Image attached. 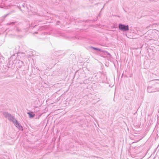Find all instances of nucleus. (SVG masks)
<instances>
[{
	"label": "nucleus",
	"mask_w": 159,
	"mask_h": 159,
	"mask_svg": "<svg viewBox=\"0 0 159 159\" xmlns=\"http://www.w3.org/2000/svg\"><path fill=\"white\" fill-rule=\"evenodd\" d=\"M106 53H107V54H109V53L108 52H106Z\"/></svg>",
	"instance_id": "obj_15"
},
{
	"label": "nucleus",
	"mask_w": 159,
	"mask_h": 159,
	"mask_svg": "<svg viewBox=\"0 0 159 159\" xmlns=\"http://www.w3.org/2000/svg\"><path fill=\"white\" fill-rule=\"evenodd\" d=\"M23 7H24V5H23Z\"/></svg>",
	"instance_id": "obj_14"
},
{
	"label": "nucleus",
	"mask_w": 159,
	"mask_h": 159,
	"mask_svg": "<svg viewBox=\"0 0 159 159\" xmlns=\"http://www.w3.org/2000/svg\"><path fill=\"white\" fill-rule=\"evenodd\" d=\"M18 66L19 68H20L24 66V64L23 62L20 60H19L18 62Z\"/></svg>",
	"instance_id": "obj_6"
},
{
	"label": "nucleus",
	"mask_w": 159,
	"mask_h": 159,
	"mask_svg": "<svg viewBox=\"0 0 159 159\" xmlns=\"http://www.w3.org/2000/svg\"><path fill=\"white\" fill-rule=\"evenodd\" d=\"M91 48L93 49H95V50H96L97 51H102V50H101L99 48H95L94 47H91Z\"/></svg>",
	"instance_id": "obj_8"
},
{
	"label": "nucleus",
	"mask_w": 159,
	"mask_h": 159,
	"mask_svg": "<svg viewBox=\"0 0 159 159\" xmlns=\"http://www.w3.org/2000/svg\"><path fill=\"white\" fill-rule=\"evenodd\" d=\"M16 30L17 32H19L20 31V30L18 28H17L16 29Z\"/></svg>",
	"instance_id": "obj_13"
},
{
	"label": "nucleus",
	"mask_w": 159,
	"mask_h": 159,
	"mask_svg": "<svg viewBox=\"0 0 159 159\" xmlns=\"http://www.w3.org/2000/svg\"><path fill=\"white\" fill-rule=\"evenodd\" d=\"M60 21H57L56 22V24L57 25H58L60 24Z\"/></svg>",
	"instance_id": "obj_11"
},
{
	"label": "nucleus",
	"mask_w": 159,
	"mask_h": 159,
	"mask_svg": "<svg viewBox=\"0 0 159 159\" xmlns=\"http://www.w3.org/2000/svg\"><path fill=\"white\" fill-rule=\"evenodd\" d=\"M155 89L156 91H159V82H156L154 84Z\"/></svg>",
	"instance_id": "obj_5"
},
{
	"label": "nucleus",
	"mask_w": 159,
	"mask_h": 159,
	"mask_svg": "<svg viewBox=\"0 0 159 159\" xmlns=\"http://www.w3.org/2000/svg\"><path fill=\"white\" fill-rule=\"evenodd\" d=\"M119 28L120 30L123 31H126L129 30V25L122 24H120L119 25Z\"/></svg>",
	"instance_id": "obj_2"
},
{
	"label": "nucleus",
	"mask_w": 159,
	"mask_h": 159,
	"mask_svg": "<svg viewBox=\"0 0 159 159\" xmlns=\"http://www.w3.org/2000/svg\"><path fill=\"white\" fill-rule=\"evenodd\" d=\"M27 114H28L29 115L30 118H32L34 117V115L33 114H32L29 112H28Z\"/></svg>",
	"instance_id": "obj_7"
},
{
	"label": "nucleus",
	"mask_w": 159,
	"mask_h": 159,
	"mask_svg": "<svg viewBox=\"0 0 159 159\" xmlns=\"http://www.w3.org/2000/svg\"><path fill=\"white\" fill-rule=\"evenodd\" d=\"M3 115L5 117L7 118L8 120L12 121L13 123L16 120L14 116H12L11 114L8 112H4Z\"/></svg>",
	"instance_id": "obj_1"
},
{
	"label": "nucleus",
	"mask_w": 159,
	"mask_h": 159,
	"mask_svg": "<svg viewBox=\"0 0 159 159\" xmlns=\"http://www.w3.org/2000/svg\"><path fill=\"white\" fill-rule=\"evenodd\" d=\"M15 126L17 128H18L20 130H23V128L21 125L19 124L18 121L16 120L13 122Z\"/></svg>",
	"instance_id": "obj_4"
},
{
	"label": "nucleus",
	"mask_w": 159,
	"mask_h": 159,
	"mask_svg": "<svg viewBox=\"0 0 159 159\" xmlns=\"http://www.w3.org/2000/svg\"><path fill=\"white\" fill-rule=\"evenodd\" d=\"M102 77H103L104 78V81H105V80L107 79V77L104 75H102Z\"/></svg>",
	"instance_id": "obj_10"
},
{
	"label": "nucleus",
	"mask_w": 159,
	"mask_h": 159,
	"mask_svg": "<svg viewBox=\"0 0 159 159\" xmlns=\"http://www.w3.org/2000/svg\"><path fill=\"white\" fill-rule=\"evenodd\" d=\"M155 87L154 84L151 86H148L147 88V91L149 93L155 92L156 90H155Z\"/></svg>",
	"instance_id": "obj_3"
},
{
	"label": "nucleus",
	"mask_w": 159,
	"mask_h": 159,
	"mask_svg": "<svg viewBox=\"0 0 159 159\" xmlns=\"http://www.w3.org/2000/svg\"><path fill=\"white\" fill-rule=\"evenodd\" d=\"M15 22H13L10 23H8L7 24V25H14L15 24Z\"/></svg>",
	"instance_id": "obj_9"
},
{
	"label": "nucleus",
	"mask_w": 159,
	"mask_h": 159,
	"mask_svg": "<svg viewBox=\"0 0 159 159\" xmlns=\"http://www.w3.org/2000/svg\"><path fill=\"white\" fill-rule=\"evenodd\" d=\"M10 14L9 13H8L6 15H5L3 16V17H4V18H5L7 16H8L9 14Z\"/></svg>",
	"instance_id": "obj_12"
}]
</instances>
